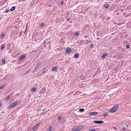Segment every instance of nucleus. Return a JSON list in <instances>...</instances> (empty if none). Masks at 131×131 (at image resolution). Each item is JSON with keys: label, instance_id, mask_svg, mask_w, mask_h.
Segmentation results:
<instances>
[{"label": "nucleus", "instance_id": "obj_38", "mask_svg": "<svg viewBox=\"0 0 131 131\" xmlns=\"http://www.w3.org/2000/svg\"><path fill=\"white\" fill-rule=\"evenodd\" d=\"M28 25V24H27L26 25V27H27Z\"/></svg>", "mask_w": 131, "mask_h": 131}, {"label": "nucleus", "instance_id": "obj_10", "mask_svg": "<svg viewBox=\"0 0 131 131\" xmlns=\"http://www.w3.org/2000/svg\"><path fill=\"white\" fill-rule=\"evenodd\" d=\"M74 58L77 59L79 57V54L78 53H76L74 54Z\"/></svg>", "mask_w": 131, "mask_h": 131}, {"label": "nucleus", "instance_id": "obj_8", "mask_svg": "<svg viewBox=\"0 0 131 131\" xmlns=\"http://www.w3.org/2000/svg\"><path fill=\"white\" fill-rule=\"evenodd\" d=\"M37 91V89L35 88H32L31 89V91L32 92H36Z\"/></svg>", "mask_w": 131, "mask_h": 131}, {"label": "nucleus", "instance_id": "obj_12", "mask_svg": "<svg viewBox=\"0 0 131 131\" xmlns=\"http://www.w3.org/2000/svg\"><path fill=\"white\" fill-rule=\"evenodd\" d=\"M5 36V34L4 32H3L2 34H1V37L2 38H4Z\"/></svg>", "mask_w": 131, "mask_h": 131}, {"label": "nucleus", "instance_id": "obj_29", "mask_svg": "<svg viewBox=\"0 0 131 131\" xmlns=\"http://www.w3.org/2000/svg\"><path fill=\"white\" fill-rule=\"evenodd\" d=\"M94 46V44H93V43H92L91 45H90V48H91V47H92V46Z\"/></svg>", "mask_w": 131, "mask_h": 131}, {"label": "nucleus", "instance_id": "obj_22", "mask_svg": "<svg viewBox=\"0 0 131 131\" xmlns=\"http://www.w3.org/2000/svg\"><path fill=\"white\" fill-rule=\"evenodd\" d=\"M5 86L4 85H2L0 86V90L4 88Z\"/></svg>", "mask_w": 131, "mask_h": 131}, {"label": "nucleus", "instance_id": "obj_37", "mask_svg": "<svg viewBox=\"0 0 131 131\" xmlns=\"http://www.w3.org/2000/svg\"><path fill=\"white\" fill-rule=\"evenodd\" d=\"M7 46H10V44H8L7 45Z\"/></svg>", "mask_w": 131, "mask_h": 131}, {"label": "nucleus", "instance_id": "obj_23", "mask_svg": "<svg viewBox=\"0 0 131 131\" xmlns=\"http://www.w3.org/2000/svg\"><path fill=\"white\" fill-rule=\"evenodd\" d=\"M130 47V45L129 44H128L126 46V47L127 48H128Z\"/></svg>", "mask_w": 131, "mask_h": 131}, {"label": "nucleus", "instance_id": "obj_41", "mask_svg": "<svg viewBox=\"0 0 131 131\" xmlns=\"http://www.w3.org/2000/svg\"><path fill=\"white\" fill-rule=\"evenodd\" d=\"M123 130H125V128H123Z\"/></svg>", "mask_w": 131, "mask_h": 131}, {"label": "nucleus", "instance_id": "obj_1", "mask_svg": "<svg viewBox=\"0 0 131 131\" xmlns=\"http://www.w3.org/2000/svg\"><path fill=\"white\" fill-rule=\"evenodd\" d=\"M20 101H16L13 103L10 104L8 107L7 109H9L10 108H13L16 107L17 105L19 104Z\"/></svg>", "mask_w": 131, "mask_h": 131}, {"label": "nucleus", "instance_id": "obj_31", "mask_svg": "<svg viewBox=\"0 0 131 131\" xmlns=\"http://www.w3.org/2000/svg\"><path fill=\"white\" fill-rule=\"evenodd\" d=\"M9 11V10L7 9H6L5 11V12L6 13H7Z\"/></svg>", "mask_w": 131, "mask_h": 131}, {"label": "nucleus", "instance_id": "obj_27", "mask_svg": "<svg viewBox=\"0 0 131 131\" xmlns=\"http://www.w3.org/2000/svg\"><path fill=\"white\" fill-rule=\"evenodd\" d=\"M4 45H2L1 48V49H3L4 48Z\"/></svg>", "mask_w": 131, "mask_h": 131}, {"label": "nucleus", "instance_id": "obj_13", "mask_svg": "<svg viewBox=\"0 0 131 131\" xmlns=\"http://www.w3.org/2000/svg\"><path fill=\"white\" fill-rule=\"evenodd\" d=\"M66 52L68 53H70L71 51V50H66Z\"/></svg>", "mask_w": 131, "mask_h": 131}, {"label": "nucleus", "instance_id": "obj_20", "mask_svg": "<svg viewBox=\"0 0 131 131\" xmlns=\"http://www.w3.org/2000/svg\"><path fill=\"white\" fill-rule=\"evenodd\" d=\"M79 35V33L78 32H76L75 33V34L74 35L75 36H78Z\"/></svg>", "mask_w": 131, "mask_h": 131}, {"label": "nucleus", "instance_id": "obj_14", "mask_svg": "<svg viewBox=\"0 0 131 131\" xmlns=\"http://www.w3.org/2000/svg\"><path fill=\"white\" fill-rule=\"evenodd\" d=\"M107 55L106 53H104L102 56V58L103 59H104L105 57Z\"/></svg>", "mask_w": 131, "mask_h": 131}, {"label": "nucleus", "instance_id": "obj_30", "mask_svg": "<svg viewBox=\"0 0 131 131\" xmlns=\"http://www.w3.org/2000/svg\"><path fill=\"white\" fill-rule=\"evenodd\" d=\"M89 131H95V130L93 129H91Z\"/></svg>", "mask_w": 131, "mask_h": 131}, {"label": "nucleus", "instance_id": "obj_6", "mask_svg": "<svg viewBox=\"0 0 131 131\" xmlns=\"http://www.w3.org/2000/svg\"><path fill=\"white\" fill-rule=\"evenodd\" d=\"M97 114V112H91L89 113V114L91 116L93 115H96Z\"/></svg>", "mask_w": 131, "mask_h": 131}, {"label": "nucleus", "instance_id": "obj_3", "mask_svg": "<svg viewBox=\"0 0 131 131\" xmlns=\"http://www.w3.org/2000/svg\"><path fill=\"white\" fill-rule=\"evenodd\" d=\"M84 127L83 125L76 126L72 128V131H79L80 130L83 128Z\"/></svg>", "mask_w": 131, "mask_h": 131}, {"label": "nucleus", "instance_id": "obj_35", "mask_svg": "<svg viewBox=\"0 0 131 131\" xmlns=\"http://www.w3.org/2000/svg\"><path fill=\"white\" fill-rule=\"evenodd\" d=\"M66 49H69H69H71L70 48H67Z\"/></svg>", "mask_w": 131, "mask_h": 131}, {"label": "nucleus", "instance_id": "obj_33", "mask_svg": "<svg viewBox=\"0 0 131 131\" xmlns=\"http://www.w3.org/2000/svg\"><path fill=\"white\" fill-rule=\"evenodd\" d=\"M63 1H61V3H60V4H63Z\"/></svg>", "mask_w": 131, "mask_h": 131}, {"label": "nucleus", "instance_id": "obj_19", "mask_svg": "<svg viewBox=\"0 0 131 131\" xmlns=\"http://www.w3.org/2000/svg\"><path fill=\"white\" fill-rule=\"evenodd\" d=\"M28 30V28L27 27H26V28H25V31L24 32V34H25L26 33V32H27V31Z\"/></svg>", "mask_w": 131, "mask_h": 131}, {"label": "nucleus", "instance_id": "obj_32", "mask_svg": "<svg viewBox=\"0 0 131 131\" xmlns=\"http://www.w3.org/2000/svg\"><path fill=\"white\" fill-rule=\"evenodd\" d=\"M2 105V103L1 102H0V108Z\"/></svg>", "mask_w": 131, "mask_h": 131}, {"label": "nucleus", "instance_id": "obj_18", "mask_svg": "<svg viewBox=\"0 0 131 131\" xmlns=\"http://www.w3.org/2000/svg\"><path fill=\"white\" fill-rule=\"evenodd\" d=\"M57 69V68L56 67H53L52 68V70L53 71H55Z\"/></svg>", "mask_w": 131, "mask_h": 131}, {"label": "nucleus", "instance_id": "obj_15", "mask_svg": "<svg viewBox=\"0 0 131 131\" xmlns=\"http://www.w3.org/2000/svg\"><path fill=\"white\" fill-rule=\"evenodd\" d=\"M108 5L107 4H105L104 6V7L106 8H107L108 7Z\"/></svg>", "mask_w": 131, "mask_h": 131}, {"label": "nucleus", "instance_id": "obj_5", "mask_svg": "<svg viewBox=\"0 0 131 131\" xmlns=\"http://www.w3.org/2000/svg\"><path fill=\"white\" fill-rule=\"evenodd\" d=\"M25 57V55H23L20 57H19L18 58V60L19 61H21Z\"/></svg>", "mask_w": 131, "mask_h": 131}, {"label": "nucleus", "instance_id": "obj_9", "mask_svg": "<svg viewBox=\"0 0 131 131\" xmlns=\"http://www.w3.org/2000/svg\"><path fill=\"white\" fill-rule=\"evenodd\" d=\"M40 62L38 63L36 65V66L35 69H36L38 68L39 66H40Z\"/></svg>", "mask_w": 131, "mask_h": 131}, {"label": "nucleus", "instance_id": "obj_24", "mask_svg": "<svg viewBox=\"0 0 131 131\" xmlns=\"http://www.w3.org/2000/svg\"><path fill=\"white\" fill-rule=\"evenodd\" d=\"M84 110V109L81 108L79 110V111L80 112H83Z\"/></svg>", "mask_w": 131, "mask_h": 131}, {"label": "nucleus", "instance_id": "obj_40", "mask_svg": "<svg viewBox=\"0 0 131 131\" xmlns=\"http://www.w3.org/2000/svg\"><path fill=\"white\" fill-rule=\"evenodd\" d=\"M97 35H99V32H97Z\"/></svg>", "mask_w": 131, "mask_h": 131}, {"label": "nucleus", "instance_id": "obj_26", "mask_svg": "<svg viewBox=\"0 0 131 131\" xmlns=\"http://www.w3.org/2000/svg\"><path fill=\"white\" fill-rule=\"evenodd\" d=\"M43 25H44V24L43 23H41V24L40 25V27H43Z\"/></svg>", "mask_w": 131, "mask_h": 131}, {"label": "nucleus", "instance_id": "obj_39", "mask_svg": "<svg viewBox=\"0 0 131 131\" xmlns=\"http://www.w3.org/2000/svg\"><path fill=\"white\" fill-rule=\"evenodd\" d=\"M126 126H127V127H128V125H126Z\"/></svg>", "mask_w": 131, "mask_h": 131}, {"label": "nucleus", "instance_id": "obj_36", "mask_svg": "<svg viewBox=\"0 0 131 131\" xmlns=\"http://www.w3.org/2000/svg\"><path fill=\"white\" fill-rule=\"evenodd\" d=\"M66 49H69H69H71L70 48H67Z\"/></svg>", "mask_w": 131, "mask_h": 131}, {"label": "nucleus", "instance_id": "obj_7", "mask_svg": "<svg viewBox=\"0 0 131 131\" xmlns=\"http://www.w3.org/2000/svg\"><path fill=\"white\" fill-rule=\"evenodd\" d=\"M93 123H95L99 124H102L103 123V122L101 121H94L93 122Z\"/></svg>", "mask_w": 131, "mask_h": 131}, {"label": "nucleus", "instance_id": "obj_2", "mask_svg": "<svg viewBox=\"0 0 131 131\" xmlns=\"http://www.w3.org/2000/svg\"><path fill=\"white\" fill-rule=\"evenodd\" d=\"M118 106V104L115 105L114 107L108 111V112L110 113H115L117 110Z\"/></svg>", "mask_w": 131, "mask_h": 131}, {"label": "nucleus", "instance_id": "obj_17", "mask_svg": "<svg viewBox=\"0 0 131 131\" xmlns=\"http://www.w3.org/2000/svg\"><path fill=\"white\" fill-rule=\"evenodd\" d=\"M52 127L51 126H50L49 128L48 131H51L52 129Z\"/></svg>", "mask_w": 131, "mask_h": 131}, {"label": "nucleus", "instance_id": "obj_16", "mask_svg": "<svg viewBox=\"0 0 131 131\" xmlns=\"http://www.w3.org/2000/svg\"><path fill=\"white\" fill-rule=\"evenodd\" d=\"M108 115L107 113H105L103 115V116L104 117H106Z\"/></svg>", "mask_w": 131, "mask_h": 131}, {"label": "nucleus", "instance_id": "obj_21", "mask_svg": "<svg viewBox=\"0 0 131 131\" xmlns=\"http://www.w3.org/2000/svg\"><path fill=\"white\" fill-rule=\"evenodd\" d=\"M10 96H7L5 99V101H7L9 98Z\"/></svg>", "mask_w": 131, "mask_h": 131}, {"label": "nucleus", "instance_id": "obj_28", "mask_svg": "<svg viewBox=\"0 0 131 131\" xmlns=\"http://www.w3.org/2000/svg\"><path fill=\"white\" fill-rule=\"evenodd\" d=\"M58 119L60 120H61V117L60 116H59L58 117Z\"/></svg>", "mask_w": 131, "mask_h": 131}, {"label": "nucleus", "instance_id": "obj_25", "mask_svg": "<svg viewBox=\"0 0 131 131\" xmlns=\"http://www.w3.org/2000/svg\"><path fill=\"white\" fill-rule=\"evenodd\" d=\"M2 61V63H4L5 62V60L4 59H3Z\"/></svg>", "mask_w": 131, "mask_h": 131}, {"label": "nucleus", "instance_id": "obj_11", "mask_svg": "<svg viewBox=\"0 0 131 131\" xmlns=\"http://www.w3.org/2000/svg\"><path fill=\"white\" fill-rule=\"evenodd\" d=\"M15 6H13L10 9V11H14L15 9Z\"/></svg>", "mask_w": 131, "mask_h": 131}, {"label": "nucleus", "instance_id": "obj_34", "mask_svg": "<svg viewBox=\"0 0 131 131\" xmlns=\"http://www.w3.org/2000/svg\"><path fill=\"white\" fill-rule=\"evenodd\" d=\"M70 18H67V21H68L70 20Z\"/></svg>", "mask_w": 131, "mask_h": 131}, {"label": "nucleus", "instance_id": "obj_4", "mask_svg": "<svg viewBox=\"0 0 131 131\" xmlns=\"http://www.w3.org/2000/svg\"><path fill=\"white\" fill-rule=\"evenodd\" d=\"M41 123H38L36 124L35 126L33 127L32 128V131H36V130L38 128H39L40 125V124Z\"/></svg>", "mask_w": 131, "mask_h": 131}]
</instances>
